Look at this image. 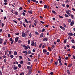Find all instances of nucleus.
Returning a JSON list of instances; mask_svg holds the SVG:
<instances>
[{
  "label": "nucleus",
  "instance_id": "36",
  "mask_svg": "<svg viewBox=\"0 0 75 75\" xmlns=\"http://www.w3.org/2000/svg\"><path fill=\"white\" fill-rule=\"evenodd\" d=\"M24 48H25V49L26 50L28 49V47L27 46H25Z\"/></svg>",
  "mask_w": 75,
  "mask_h": 75
},
{
  "label": "nucleus",
  "instance_id": "13",
  "mask_svg": "<svg viewBox=\"0 0 75 75\" xmlns=\"http://www.w3.org/2000/svg\"><path fill=\"white\" fill-rule=\"evenodd\" d=\"M14 54L15 55H17V52L16 51H15L14 52Z\"/></svg>",
  "mask_w": 75,
  "mask_h": 75
},
{
  "label": "nucleus",
  "instance_id": "9",
  "mask_svg": "<svg viewBox=\"0 0 75 75\" xmlns=\"http://www.w3.org/2000/svg\"><path fill=\"white\" fill-rule=\"evenodd\" d=\"M28 12L30 14H32L33 13V11L31 10H30V11H28Z\"/></svg>",
  "mask_w": 75,
  "mask_h": 75
},
{
  "label": "nucleus",
  "instance_id": "50",
  "mask_svg": "<svg viewBox=\"0 0 75 75\" xmlns=\"http://www.w3.org/2000/svg\"><path fill=\"white\" fill-rule=\"evenodd\" d=\"M31 26H32V24H30L29 26V28H31Z\"/></svg>",
  "mask_w": 75,
  "mask_h": 75
},
{
  "label": "nucleus",
  "instance_id": "19",
  "mask_svg": "<svg viewBox=\"0 0 75 75\" xmlns=\"http://www.w3.org/2000/svg\"><path fill=\"white\" fill-rule=\"evenodd\" d=\"M72 64L71 63L70 64H69V65L68 66V67H69V68H70V67H71V66H72Z\"/></svg>",
  "mask_w": 75,
  "mask_h": 75
},
{
  "label": "nucleus",
  "instance_id": "1",
  "mask_svg": "<svg viewBox=\"0 0 75 75\" xmlns=\"http://www.w3.org/2000/svg\"><path fill=\"white\" fill-rule=\"evenodd\" d=\"M49 40V39L48 38H47V37H45L44 38V39H43V41H47L48 40Z\"/></svg>",
  "mask_w": 75,
  "mask_h": 75
},
{
  "label": "nucleus",
  "instance_id": "42",
  "mask_svg": "<svg viewBox=\"0 0 75 75\" xmlns=\"http://www.w3.org/2000/svg\"><path fill=\"white\" fill-rule=\"evenodd\" d=\"M2 71H1V70H0V75H2Z\"/></svg>",
  "mask_w": 75,
  "mask_h": 75
},
{
  "label": "nucleus",
  "instance_id": "22",
  "mask_svg": "<svg viewBox=\"0 0 75 75\" xmlns=\"http://www.w3.org/2000/svg\"><path fill=\"white\" fill-rule=\"evenodd\" d=\"M59 18H63V17L62 16H61L60 15H59Z\"/></svg>",
  "mask_w": 75,
  "mask_h": 75
},
{
  "label": "nucleus",
  "instance_id": "15",
  "mask_svg": "<svg viewBox=\"0 0 75 75\" xmlns=\"http://www.w3.org/2000/svg\"><path fill=\"white\" fill-rule=\"evenodd\" d=\"M34 44H35V43L34 42H33L32 43H31V45L32 46H34Z\"/></svg>",
  "mask_w": 75,
  "mask_h": 75
},
{
  "label": "nucleus",
  "instance_id": "63",
  "mask_svg": "<svg viewBox=\"0 0 75 75\" xmlns=\"http://www.w3.org/2000/svg\"><path fill=\"white\" fill-rule=\"evenodd\" d=\"M72 47L73 48H74V49H75V46H74L73 45V46H72Z\"/></svg>",
  "mask_w": 75,
  "mask_h": 75
},
{
  "label": "nucleus",
  "instance_id": "8",
  "mask_svg": "<svg viewBox=\"0 0 75 75\" xmlns=\"http://www.w3.org/2000/svg\"><path fill=\"white\" fill-rule=\"evenodd\" d=\"M13 14H15L16 15H17L18 14V12H14V13H13Z\"/></svg>",
  "mask_w": 75,
  "mask_h": 75
},
{
  "label": "nucleus",
  "instance_id": "10",
  "mask_svg": "<svg viewBox=\"0 0 75 75\" xmlns=\"http://www.w3.org/2000/svg\"><path fill=\"white\" fill-rule=\"evenodd\" d=\"M43 52L44 53L47 52V50L46 49H43Z\"/></svg>",
  "mask_w": 75,
  "mask_h": 75
},
{
  "label": "nucleus",
  "instance_id": "45",
  "mask_svg": "<svg viewBox=\"0 0 75 75\" xmlns=\"http://www.w3.org/2000/svg\"><path fill=\"white\" fill-rule=\"evenodd\" d=\"M23 26L25 27H26V25H25V23H23Z\"/></svg>",
  "mask_w": 75,
  "mask_h": 75
},
{
  "label": "nucleus",
  "instance_id": "47",
  "mask_svg": "<svg viewBox=\"0 0 75 75\" xmlns=\"http://www.w3.org/2000/svg\"><path fill=\"white\" fill-rule=\"evenodd\" d=\"M28 44H30V40H28Z\"/></svg>",
  "mask_w": 75,
  "mask_h": 75
},
{
  "label": "nucleus",
  "instance_id": "49",
  "mask_svg": "<svg viewBox=\"0 0 75 75\" xmlns=\"http://www.w3.org/2000/svg\"><path fill=\"white\" fill-rule=\"evenodd\" d=\"M45 28H43L42 30V32H44L45 31Z\"/></svg>",
  "mask_w": 75,
  "mask_h": 75
},
{
  "label": "nucleus",
  "instance_id": "43",
  "mask_svg": "<svg viewBox=\"0 0 75 75\" xmlns=\"http://www.w3.org/2000/svg\"><path fill=\"white\" fill-rule=\"evenodd\" d=\"M22 8L21 7L19 8V11H21L22 10Z\"/></svg>",
  "mask_w": 75,
  "mask_h": 75
},
{
  "label": "nucleus",
  "instance_id": "33",
  "mask_svg": "<svg viewBox=\"0 0 75 75\" xmlns=\"http://www.w3.org/2000/svg\"><path fill=\"white\" fill-rule=\"evenodd\" d=\"M28 54H31V51L30 50H29L28 52Z\"/></svg>",
  "mask_w": 75,
  "mask_h": 75
},
{
  "label": "nucleus",
  "instance_id": "53",
  "mask_svg": "<svg viewBox=\"0 0 75 75\" xmlns=\"http://www.w3.org/2000/svg\"><path fill=\"white\" fill-rule=\"evenodd\" d=\"M68 59V57H65V59H66V60H67V59Z\"/></svg>",
  "mask_w": 75,
  "mask_h": 75
},
{
  "label": "nucleus",
  "instance_id": "12",
  "mask_svg": "<svg viewBox=\"0 0 75 75\" xmlns=\"http://www.w3.org/2000/svg\"><path fill=\"white\" fill-rule=\"evenodd\" d=\"M43 35H44L43 33H42L40 35V37L41 38L42 37H43Z\"/></svg>",
  "mask_w": 75,
  "mask_h": 75
},
{
  "label": "nucleus",
  "instance_id": "41",
  "mask_svg": "<svg viewBox=\"0 0 75 75\" xmlns=\"http://www.w3.org/2000/svg\"><path fill=\"white\" fill-rule=\"evenodd\" d=\"M40 54H38V58L39 59L40 58Z\"/></svg>",
  "mask_w": 75,
  "mask_h": 75
},
{
  "label": "nucleus",
  "instance_id": "5",
  "mask_svg": "<svg viewBox=\"0 0 75 75\" xmlns=\"http://www.w3.org/2000/svg\"><path fill=\"white\" fill-rule=\"evenodd\" d=\"M68 35L69 36H73V34H72V33H70L68 34Z\"/></svg>",
  "mask_w": 75,
  "mask_h": 75
},
{
  "label": "nucleus",
  "instance_id": "26",
  "mask_svg": "<svg viewBox=\"0 0 75 75\" xmlns=\"http://www.w3.org/2000/svg\"><path fill=\"white\" fill-rule=\"evenodd\" d=\"M54 64L56 65H58V62H55Z\"/></svg>",
  "mask_w": 75,
  "mask_h": 75
},
{
  "label": "nucleus",
  "instance_id": "56",
  "mask_svg": "<svg viewBox=\"0 0 75 75\" xmlns=\"http://www.w3.org/2000/svg\"><path fill=\"white\" fill-rule=\"evenodd\" d=\"M69 5L68 4H67L66 5V7H67V8H69Z\"/></svg>",
  "mask_w": 75,
  "mask_h": 75
},
{
  "label": "nucleus",
  "instance_id": "24",
  "mask_svg": "<svg viewBox=\"0 0 75 75\" xmlns=\"http://www.w3.org/2000/svg\"><path fill=\"white\" fill-rule=\"evenodd\" d=\"M62 6H63V7H65L66 6L65 4H62Z\"/></svg>",
  "mask_w": 75,
  "mask_h": 75
},
{
  "label": "nucleus",
  "instance_id": "23",
  "mask_svg": "<svg viewBox=\"0 0 75 75\" xmlns=\"http://www.w3.org/2000/svg\"><path fill=\"white\" fill-rule=\"evenodd\" d=\"M10 57L11 58H13L14 56L13 55H11L10 56Z\"/></svg>",
  "mask_w": 75,
  "mask_h": 75
},
{
  "label": "nucleus",
  "instance_id": "17",
  "mask_svg": "<svg viewBox=\"0 0 75 75\" xmlns=\"http://www.w3.org/2000/svg\"><path fill=\"white\" fill-rule=\"evenodd\" d=\"M47 7V5H45L44 6V8H46Z\"/></svg>",
  "mask_w": 75,
  "mask_h": 75
},
{
  "label": "nucleus",
  "instance_id": "54",
  "mask_svg": "<svg viewBox=\"0 0 75 75\" xmlns=\"http://www.w3.org/2000/svg\"><path fill=\"white\" fill-rule=\"evenodd\" d=\"M8 37L9 38L11 37V35H10V34H8Z\"/></svg>",
  "mask_w": 75,
  "mask_h": 75
},
{
  "label": "nucleus",
  "instance_id": "31",
  "mask_svg": "<svg viewBox=\"0 0 75 75\" xmlns=\"http://www.w3.org/2000/svg\"><path fill=\"white\" fill-rule=\"evenodd\" d=\"M52 12L53 13H54V14L56 13V12L55 11H54V10L52 11Z\"/></svg>",
  "mask_w": 75,
  "mask_h": 75
},
{
  "label": "nucleus",
  "instance_id": "18",
  "mask_svg": "<svg viewBox=\"0 0 75 75\" xmlns=\"http://www.w3.org/2000/svg\"><path fill=\"white\" fill-rule=\"evenodd\" d=\"M25 21L27 23H28L29 22L28 21V20L27 19H25Z\"/></svg>",
  "mask_w": 75,
  "mask_h": 75
},
{
  "label": "nucleus",
  "instance_id": "48",
  "mask_svg": "<svg viewBox=\"0 0 75 75\" xmlns=\"http://www.w3.org/2000/svg\"><path fill=\"white\" fill-rule=\"evenodd\" d=\"M62 30H66V28L64 27H63L62 28Z\"/></svg>",
  "mask_w": 75,
  "mask_h": 75
},
{
  "label": "nucleus",
  "instance_id": "2",
  "mask_svg": "<svg viewBox=\"0 0 75 75\" xmlns=\"http://www.w3.org/2000/svg\"><path fill=\"white\" fill-rule=\"evenodd\" d=\"M19 39V37H16L15 39V42H16Z\"/></svg>",
  "mask_w": 75,
  "mask_h": 75
},
{
  "label": "nucleus",
  "instance_id": "55",
  "mask_svg": "<svg viewBox=\"0 0 75 75\" xmlns=\"http://www.w3.org/2000/svg\"><path fill=\"white\" fill-rule=\"evenodd\" d=\"M2 57L3 58H6V56L4 55L2 56Z\"/></svg>",
  "mask_w": 75,
  "mask_h": 75
},
{
  "label": "nucleus",
  "instance_id": "59",
  "mask_svg": "<svg viewBox=\"0 0 75 75\" xmlns=\"http://www.w3.org/2000/svg\"><path fill=\"white\" fill-rule=\"evenodd\" d=\"M29 36L30 37H32V34L31 33H30L29 34Z\"/></svg>",
  "mask_w": 75,
  "mask_h": 75
},
{
  "label": "nucleus",
  "instance_id": "39",
  "mask_svg": "<svg viewBox=\"0 0 75 75\" xmlns=\"http://www.w3.org/2000/svg\"><path fill=\"white\" fill-rule=\"evenodd\" d=\"M49 54H50L49 52H47L46 55H49Z\"/></svg>",
  "mask_w": 75,
  "mask_h": 75
},
{
  "label": "nucleus",
  "instance_id": "32",
  "mask_svg": "<svg viewBox=\"0 0 75 75\" xmlns=\"http://www.w3.org/2000/svg\"><path fill=\"white\" fill-rule=\"evenodd\" d=\"M48 50H49V51H50L51 50V48H50V47H48Z\"/></svg>",
  "mask_w": 75,
  "mask_h": 75
},
{
  "label": "nucleus",
  "instance_id": "46",
  "mask_svg": "<svg viewBox=\"0 0 75 75\" xmlns=\"http://www.w3.org/2000/svg\"><path fill=\"white\" fill-rule=\"evenodd\" d=\"M68 22H69V23H71V20L69 19V20L68 21Z\"/></svg>",
  "mask_w": 75,
  "mask_h": 75
},
{
  "label": "nucleus",
  "instance_id": "44",
  "mask_svg": "<svg viewBox=\"0 0 75 75\" xmlns=\"http://www.w3.org/2000/svg\"><path fill=\"white\" fill-rule=\"evenodd\" d=\"M63 25L65 27H66V25L64 23H63Z\"/></svg>",
  "mask_w": 75,
  "mask_h": 75
},
{
  "label": "nucleus",
  "instance_id": "51",
  "mask_svg": "<svg viewBox=\"0 0 75 75\" xmlns=\"http://www.w3.org/2000/svg\"><path fill=\"white\" fill-rule=\"evenodd\" d=\"M27 68L28 69H29V68H30V66H27Z\"/></svg>",
  "mask_w": 75,
  "mask_h": 75
},
{
  "label": "nucleus",
  "instance_id": "16",
  "mask_svg": "<svg viewBox=\"0 0 75 75\" xmlns=\"http://www.w3.org/2000/svg\"><path fill=\"white\" fill-rule=\"evenodd\" d=\"M67 74H68V75L70 74V71H69V70H67Z\"/></svg>",
  "mask_w": 75,
  "mask_h": 75
},
{
  "label": "nucleus",
  "instance_id": "40",
  "mask_svg": "<svg viewBox=\"0 0 75 75\" xmlns=\"http://www.w3.org/2000/svg\"><path fill=\"white\" fill-rule=\"evenodd\" d=\"M32 69H30V68L29 70V71H30V72H32Z\"/></svg>",
  "mask_w": 75,
  "mask_h": 75
},
{
  "label": "nucleus",
  "instance_id": "34",
  "mask_svg": "<svg viewBox=\"0 0 75 75\" xmlns=\"http://www.w3.org/2000/svg\"><path fill=\"white\" fill-rule=\"evenodd\" d=\"M22 15L23 16H25V13H24V12H23V13H22Z\"/></svg>",
  "mask_w": 75,
  "mask_h": 75
},
{
  "label": "nucleus",
  "instance_id": "58",
  "mask_svg": "<svg viewBox=\"0 0 75 75\" xmlns=\"http://www.w3.org/2000/svg\"><path fill=\"white\" fill-rule=\"evenodd\" d=\"M64 15H65L64 16L65 17H68L69 16H68L67 14H64Z\"/></svg>",
  "mask_w": 75,
  "mask_h": 75
},
{
  "label": "nucleus",
  "instance_id": "25",
  "mask_svg": "<svg viewBox=\"0 0 75 75\" xmlns=\"http://www.w3.org/2000/svg\"><path fill=\"white\" fill-rule=\"evenodd\" d=\"M11 52H12V51H9V55H11Z\"/></svg>",
  "mask_w": 75,
  "mask_h": 75
},
{
  "label": "nucleus",
  "instance_id": "30",
  "mask_svg": "<svg viewBox=\"0 0 75 75\" xmlns=\"http://www.w3.org/2000/svg\"><path fill=\"white\" fill-rule=\"evenodd\" d=\"M57 42H60V40L59 39H58L57 40Z\"/></svg>",
  "mask_w": 75,
  "mask_h": 75
},
{
  "label": "nucleus",
  "instance_id": "6",
  "mask_svg": "<svg viewBox=\"0 0 75 75\" xmlns=\"http://www.w3.org/2000/svg\"><path fill=\"white\" fill-rule=\"evenodd\" d=\"M74 24V21H72L70 23V25L71 26H72Z\"/></svg>",
  "mask_w": 75,
  "mask_h": 75
},
{
  "label": "nucleus",
  "instance_id": "57",
  "mask_svg": "<svg viewBox=\"0 0 75 75\" xmlns=\"http://www.w3.org/2000/svg\"><path fill=\"white\" fill-rule=\"evenodd\" d=\"M13 21L14 22L16 23H17V22L16 21H14V20H13Z\"/></svg>",
  "mask_w": 75,
  "mask_h": 75
},
{
  "label": "nucleus",
  "instance_id": "21",
  "mask_svg": "<svg viewBox=\"0 0 75 75\" xmlns=\"http://www.w3.org/2000/svg\"><path fill=\"white\" fill-rule=\"evenodd\" d=\"M24 62V61L23 60H21L20 62L21 64H23Z\"/></svg>",
  "mask_w": 75,
  "mask_h": 75
},
{
  "label": "nucleus",
  "instance_id": "4",
  "mask_svg": "<svg viewBox=\"0 0 75 75\" xmlns=\"http://www.w3.org/2000/svg\"><path fill=\"white\" fill-rule=\"evenodd\" d=\"M66 12L67 14L68 15L70 16L71 13H69V12L68 11H67Z\"/></svg>",
  "mask_w": 75,
  "mask_h": 75
},
{
  "label": "nucleus",
  "instance_id": "60",
  "mask_svg": "<svg viewBox=\"0 0 75 75\" xmlns=\"http://www.w3.org/2000/svg\"><path fill=\"white\" fill-rule=\"evenodd\" d=\"M19 57L20 59H22V57L21 56H19Z\"/></svg>",
  "mask_w": 75,
  "mask_h": 75
},
{
  "label": "nucleus",
  "instance_id": "7",
  "mask_svg": "<svg viewBox=\"0 0 75 75\" xmlns=\"http://www.w3.org/2000/svg\"><path fill=\"white\" fill-rule=\"evenodd\" d=\"M70 16H71V18L72 19H74V15H72V14H70Z\"/></svg>",
  "mask_w": 75,
  "mask_h": 75
},
{
  "label": "nucleus",
  "instance_id": "64",
  "mask_svg": "<svg viewBox=\"0 0 75 75\" xmlns=\"http://www.w3.org/2000/svg\"><path fill=\"white\" fill-rule=\"evenodd\" d=\"M25 46H25V45H23V46H22V47H25Z\"/></svg>",
  "mask_w": 75,
  "mask_h": 75
},
{
  "label": "nucleus",
  "instance_id": "61",
  "mask_svg": "<svg viewBox=\"0 0 75 75\" xmlns=\"http://www.w3.org/2000/svg\"><path fill=\"white\" fill-rule=\"evenodd\" d=\"M73 58L74 59H75V56L74 55L73 56Z\"/></svg>",
  "mask_w": 75,
  "mask_h": 75
},
{
  "label": "nucleus",
  "instance_id": "29",
  "mask_svg": "<svg viewBox=\"0 0 75 75\" xmlns=\"http://www.w3.org/2000/svg\"><path fill=\"white\" fill-rule=\"evenodd\" d=\"M35 34H36L37 35H38L39 34L38 33V32H37V31L35 32Z\"/></svg>",
  "mask_w": 75,
  "mask_h": 75
},
{
  "label": "nucleus",
  "instance_id": "20",
  "mask_svg": "<svg viewBox=\"0 0 75 75\" xmlns=\"http://www.w3.org/2000/svg\"><path fill=\"white\" fill-rule=\"evenodd\" d=\"M18 67H19V68H21V64H19L18 65Z\"/></svg>",
  "mask_w": 75,
  "mask_h": 75
},
{
  "label": "nucleus",
  "instance_id": "37",
  "mask_svg": "<svg viewBox=\"0 0 75 75\" xmlns=\"http://www.w3.org/2000/svg\"><path fill=\"white\" fill-rule=\"evenodd\" d=\"M42 44H40L39 46V47L40 48H41L42 47Z\"/></svg>",
  "mask_w": 75,
  "mask_h": 75
},
{
  "label": "nucleus",
  "instance_id": "11",
  "mask_svg": "<svg viewBox=\"0 0 75 75\" xmlns=\"http://www.w3.org/2000/svg\"><path fill=\"white\" fill-rule=\"evenodd\" d=\"M32 72V71H29L28 72V75H30L31 74Z\"/></svg>",
  "mask_w": 75,
  "mask_h": 75
},
{
  "label": "nucleus",
  "instance_id": "38",
  "mask_svg": "<svg viewBox=\"0 0 75 75\" xmlns=\"http://www.w3.org/2000/svg\"><path fill=\"white\" fill-rule=\"evenodd\" d=\"M64 43H67V40H64Z\"/></svg>",
  "mask_w": 75,
  "mask_h": 75
},
{
  "label": "nucleus",
  "instance_id": "62",
  "mask_svg": "<svg viewBox=\"0 0 75 75\" xmlns=\"http://www.w3.org/2000/svg\"><path fill=\"white\" fill-rule=\"evenodd\" d=\"M10 11H11V12L13 13V12H14L13 11V10H11Z\"/></svg>",
  "mask_w": 75,
  "mask_h": 75
},
{
  "label": "nucleus",
  "instance_id": "35",
  "mask_svg": "<svg viewBox=\"0 0 75 75\" xmlns=\"http://www.w3.org/2000/svg\"><path fill=\"white\" fill-rule=\"evenodd\" d=\"M18 43H19L20 42H22V41L21 40H19L18 41Z\"/></svg>",
  "mask_w": 75,
  "mask_h": 75
},
{
  "label": "nucleus",
  "instance_id": "3",
  "mask_svg": "<svg viewBox=\"0 0 75 75\" xmlns=\"http://www.w3.org/2000/svg\"><path fill=\"white\" fill-rule=\"evenodd\" d=\"M22 35L23 37H24L25 36V35L27 36V34H25L24 32H23L22 33Z\"/></svg>",
  "mask_w": 75,
  "mask_h": 75
},
{
  "label": "nucleus",
  "instance_id": "14",
  "mask_svg": "<svg viewBox=\"0 0 75 75\" xmlns=\"http://www.w3.org/2000/svg\"><path fill=\"white\" fill-rule=\"evenodd\" d=\"M13 69H14V70H16V69H17L18 67H14Z\"/></svg>",
  "mask_w": 75,
  "mask_h": 75
},
{
  "label": "nucleus",
  "instance_id": "27",
  "mask_svg": "<svg viewBox=\"0 0 75 75\" xmlns=\"http://www.w3.org/2000/svg\"><path fill=\"white\" fill-rule=\"evenodd\" d=\"M71 41L73 43H75V41H74V39L72 40Z\"/></svg>",
  "mask_w": 75,
  "mask_h": 75
},
{
  "label": "nucleus",
  "instance_id": "52",
  "mask_svg": "<svg viewBox=\"0 0 75 75\" xmlns=\"http://www.w3.org/2000/svg\"><path fill=\"white\" fill-rule=\"evenodd\" d=\"M7 61V59H6L5 58L4 59V62H6V61Z\"/></svg>",
  "mask_w": 75,
  "mask_h": 75
},
{
  "label": "nucleus",
  "instance_id": "28",
  "mask_svg": "<svg viewBox=\"0 0 75 75\" xmlns=\"http://www.w3.org/2000/svg\"><path fill=\"white\" fill-rule=\"evenodd\" d=\"M34 46L35 47H36L37 46V43L36 42H35L34 43Z\"/></svg>",
  "mask_w": 75,
  "mask_h": 75
}]
</instances>
